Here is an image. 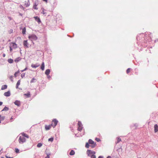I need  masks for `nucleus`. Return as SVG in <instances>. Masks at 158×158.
Returning <instances> with one entry per match:
<instances>
[{
    "instance_id": "f704fd0d",
    "label": "nucleus",
    "mask_w": 158,
    "mask_h": 158,
    "mask_svg": "<svg viewBox=\"0 0 158 158\" xmlns=\"http://www.w3.org/2000/svg\"><path fill=\"white\" fill-rule=\"evenodd\" d=\"M95 140L97 141V142H99V141H100V139L99 138H95Z\"/></svg>"
},
{
    "instance_id": "8fccbe9b",
    "label": "nucleus",
    "mask_w": 158,
    "mask_h": 158,
    "mask_svg": "<svg viewBox=\"0 0 158 158\" xmlns=\"http://www.w3.org/2000/svg\"><path fill=\"white\" fill-rule=\"evenodd\" d=\"M107 158H111V157L110 156H108Z\"/></svg>"
},
{
    "instance_id": "de8ad7c7",
    "label": "nucleus",
    "mask_w": 158,
    "mask_h": 158,
    "mask_svg": "<svg viewBox=\"0 0 158 158\" xmlns=\"http://www.w3.org/2000/svg\"><path fill=\"white\" fill-rule=\"evenodd\" d=\"M2 102H0V106H1L2 105Z\"/></svg>"
},
{
    "instance_id": "2eb2a0df",
    "label": "nucleus",
    "mask_w": 158,
    "mask_h": 158,
    "mask_svg": "<svg viewBox=\"0 0 158 158\" xmlns=\"http://www.w3.org/2000/svg\"><path fill=\"white\" fill-rule=\"evenodd\" d=\"M39 66V65L36 64H32L31 65V67L32 68H36Z\"/></svg>"
},
{
    "instance_id": "c756f323",
    "label": "nucleus",
    "mask_w": 158,
    "mask_h": 158,
    "mask_svg": "<svg viewBox=\"0 0 158 158\" xmlns=\"http://www.w3.org/2000/svg\"><path fill=\"white\" fill-rule=\"evenodd\" d=\"M89 143H86L85 144V147L86 148H89V146H90V145H89Z\"/></svg>"
},
{
    "instance_id": "37998d69",
    "label": "nucleus",
    "mask_w": 158,
    "mask_h": 158,
    "mask_svg": "<svg viewBox=\"0 0 158 158\" xmlns=\"http://www.w3.org/2000/svg\"><path fill=\"white\" fill-rule=\"evenodd\" d=\"M8 18L10 20H11L12 19V18L10 17H8Z\"/></svg>"
},
{
    "instance_id": "72a5a7b5",
    "label": "nucleus",
    "mask_w": 158,
    "mask_h": 158,
    "mask_svg": "<svg viewBox=\"0 0 158 158\" xmlns=\"http://www.w3.org/2000/svg\"><path fill=\"white\" fill-rule=\"evenodd\" d=\"M36 80V79L34 78H33V79H32L31 80V83H33V82H35V81Z\"/></svg>"
},
{
    "instance_id": "09e8293b",
    "label": "nucleus",
    "mask_w": 158,
    "mask_h": 158,
    "mask_svg": "<svg viewBox=\"0 0 158 158\" xmlns=\"http://www.w3.org/2000/svg\"><path fill=\"white\" fill-rule=\"evenodd\" d=\"M43 1L45 2H47V0H43Z\"/></svg>"
},
{
    "instance_id": "f257e3e1",
    "label": "nucleus",
    "mask_w": 158,
    "mask_h": 158,
    "mask_svg": "<svg viewBox=\"0 0 158 158\" xmlns=\"http://www.w3.org/2000/svg\"><path fill=\"white\" fill-rule=\"evenodd\" d=\"M86 153L88 156L90 157L91 158H96V156L95 155L96 152L94 151L88 150L86 152Z\"/></svg>"
},
{
    "instance_id": "4468645a",
    "label": "nucleus",
    "mask_w": 158,
    "mask_h": 158,
    "mask_svg": "<svg viewBox=\"0 0 158 158\" xmlns=\"http://www.w3.org/2000/svg\"><path fill=\"white\" fill-rule=\"evenodd\" d=\"M14 103L16 105H17L18 106H19L20 105V102L19 101H18V100L14 102Z\"/></svg>"
},
{
    "instance_id": "e433bc0d",
    "label": "nucleus",
    "mask_w": 158,
    "mask_h": 158,
    "mask_svg": "<svg viewBox=\"0 0 158 158\" xmlns=\"http://www.w3.org/2000/svg\"><path fill=\"white\" fill-rule=\"evenodd\" d=\"M19 73V71L18 70L17 72H15V73L14 74V76H15V77H17L16 74H17L18 73Z\"/></svg>"
},
{
    "instance_id": "f03ea898",
    "label": "nucleus",
    "mask_w": 158,
    "mask_h": 158,
    "mask_svg": "<svg viewBox=\"0 0 158 158\" xmlns=\"http://www.w3.org/2000/svg\"><path fill=\"white\" fill-rule=\"evenodd\" d=\"M89 143L90 144V147L92 148L95 147L96 145V144L94 142L92 139H89Z\"/></svg>"
},
{
    "instance_id": "6e6552de",
    "label": "nucleus",
    "mask_w": 158,
    "mask_h": 158,
    "mask_svg": "<svg viewBox=\"0 0 158 158\" xmlns=\"http://www.w3.org/2000/svg\"><path fill=\"white\" fill-rule=\"evenodd\" d=\"M30 5V2L29 0L25 1L24 2V6L26 7L29 6Z\"/></svg>"
},
{
    "instance_id": "79ce46f5",
    "label": "nucleus",
    "mask_w": 158,
    "mask_h": 158,
    "mask_svg": "<svg viewBox=\"0 0 158 158\" xmlns=\"http://www.w3.org/2000/svg\"><path fill=\"white\" fill-rule=\"evenodd\" d=\"M45 158H50L49 156L48 155H47V156H46Z\"/></svg>"
},
{
    "instance_id": "423d86ee",
    "label": "nucleus",
    "mask_w": 158,
    "mask_h": 158,
    "mask_svg": "<svg viewBox=\"0 0 158 158\" xmlns=\"http://www.w3.org/2000/svg\"><path fill=\"white\" fill-rule=\"evenodd\" d=\"M29 39H31V40H36L37 39V37L35 35H32L28 37Z\"/></svg>"
},
{
    "instance_id": "4c0bfd02",
    "label": "nucleus",
    "mask_w": 158,
    "mask_h": 158,
    "mask_svg": "<svg viewBox=\"0 0 158 158\" xmlns=\"http://www.w3.org/2000/svg\"><path fill=\"white\" fill-rule=\"evenodd\" d=\"M19 7H20V8H21V9H23V10H24V8L23 7V6L22 5H20V6H19Z\"/></svg>"
},
{
    "instance_id": "6ab92c4d",
    "label": "nucleus",
    "mask_w": 158,
    "mask_h": 158,
    "mask_svg": "<svg viewBox=\"0 0 158 158\" xmlns=\"http://www.w3.org/2000/svg\"><path fill=\"white\" fill-rule=\"evenodd\" d=\"M21 135H22V136H23L24 137H26L27 138H29V136L27 135V134H26L25 133H23L21 134Z\"/></svg>"
},
{
    "instance_id": "49530a36",
    "label": "nucleus",
    "mask_w": 158,
    "mask_h": 158,
    "mask_svg": "<svg viewBox=\"0 0 158 158\" xmlns=\"http://www.w3.org/2000/svg\"><path fill=\"white\" fill-rule=\"evenodd\" d=\"M5 56H6V55H5V54H3V56L4 57Z\"/></svg>"
},
{
    "instance_id": "3c124183",
    "label": "nucleus",
    "mask_w": 158,
    "mask_h": 158,
    "mask_svg": "<svg viewBox=\"0 0 158 158\" xmlns=\"http://www.w3.org/2000/svg\"><path fill=\"white\" fill-rule=\"evenodd\" d=\"M13 119L12 117L10 118V120L11 121V122L12 121H11V120Z\"/></svg>"
},
{
    "instance_id": "7ed1b4c3",
    "label": "nucleus",
    "mask_w": 158,
    "mask_h": 158,
    "mask_svg": "<svg viewBox=\"0 0 158 158\" xmlns=\"http://www.w3.org/2000/svg\"><path fill=\"white\" fill-rule=\"evenodd\" d=\"M58 123V121L56 119H54L52 121L51 125L53 127H55L57 125Z\"/></svg>"
},
{
    "instance_id": "aec40b11",
    "label": "nucleus",
    "mask_w": 158,
    "mask_h": 158,
    "mask_svg": "<svg viewBox=\"0 0 158 158\" xmlns=\"http://www.w3.org/2000/svg\"><path fill=\"white\" fill-rule=\"evenodd\" d=\"M41 69L42 70H44V62H43L41 64Z\"/></svg>"
},
{
    "instance_id": "bb28decb",
    "label": "nucleus",
    "mask_w": 158,
    "mask_h": 158,
    "mask_svg": "<svg viewBox=\"0 0 158 158\" xmlns=\"http://www.w3.org/2000/svg\"><path fill=\"white\" fill-rule=\"evenodd\" d=\"M37 5L36 3H35L33 6L34 9L35 10H37L38 8L37 7Z\"/></svg>"
},
{
    "instance_id": "2f4dec72",
    "label": "nucleus",
    "mask_w": 158,
    "mask_h": 158,
    "mask_svg": "<svg viewBox=\"0 0 158 158\" xmlns=\"http://www.w3.org/2000/svg\"><path fill=\"white\" fill-rule=\"evenodd\" d=\"M131 69L130 68L128 69L127 70V73H128L131 71Z\"/></svg>"
},
{
    "instance_id": "39448f33",
    "label": "nucleus",
    "mask_w": 158,
    "mask_h": 158,
    "mask_svg": "<svg viewBox=\"0 0 158 158\" xmlns=\"http://www.w3.org/2000/svg\"><path fill=\"white\" fill-rule=\"evenodd\" d=\"M78 127L77 130L80 131H81L83 129L82 125L81 122L79 121L78 123Z\"/></svg>"
},
{
    "instance_id": "a878e982",
    "label": "nucleus",
    "mask_w": 158,
    "mask_h": 158,
    "mask_svg": "<svg viewBox=\"0 0 158 158\" xmlns=\"http://www.w3.org/2000/svg\"><path fill=\"white\" fill-rule=\"evenodd\" d=\"M74 154H75V152H74V151L73 150H71V151H70V152L69 153L70 155H73Z\"/></svg>"
},
{
    "instance_id": "412c9836",
    "label": "nucleus",
    "mask_w": 158,
    "mask_h": 158,
    "mask_svg": "<svg viewBox=\"0 0 158 158\" xmlns=\"http://www.w3.org/2000/svg\"><path fill=\"white\" fill-rule=\"evenodd\" d=\"M50 73V70L49 69H47L45 72V74L47 75H48Z\"/></svg>"
},
{
    "instance_id": "a19ab883",
    "label": "nucleus",
    "mask_w": 158,
    "mask_h": 158,
    "mask_svg": "<svg viewBox=\"0 0 158 158\" xmlns=\"http://www.w3.org/2000/svg\"><path fill=\"white\" fill-rule=\"evenodd\" d=\"M10 79L12 81H13L12 78H13V77L12 76H10Z\"/></svg>"
},
{
    "instance_id": "7c9ffc66",
    "label": "nucleus",
    "mask_w": 158,
    "mask_h": 158,
    "mask_svg": "<svg viewBox=\"0 0 158 158\" xmlns=\"http://www.w3.org/2000/svg\"><path fill=\"white\" fill-rule=\"evenodd\" d=\"M121 141V139L120 138H118V139H117V143H118Z\"/></svg>"
},
{
    "instance_id": "dca6fc26",
    "label": "nucleus",
    "mask_w": 158,
    "mask_h": 158,
    "mask_svg": "<svg viewBox=\"0 0 158 158\" xmlns=\"http://www.w3.org/2000/svg\"><path fill=\"white\" fill-rule=\"evenodd\" d=\"M20 80H19L17 81L16 85V89L18 88L19 86L20 85Z\"/></svg>"
},
{
    "instance_id": "5701e85b",
    "label": "nucleus",
    "mask_w": 158,
    "mask_h": 158,
    "mask_svg": "<svg viewBox=\"0 0 158 158\" xmlns=\"http://www.w3.org/2000/svg\"><path fill=\"white\" fill-rule=\"evenodd\" d=\"M7 61L9 63L11 64L13 62V60L11 58H10Z\"/></svg>"
},
{
    "instance_id": "c03bdc74",
    "label": "nucleus",
    "mask_w": 158,
    "mask_h": 158,
    "mask_svg": "<svg viewBox=\"0 0 158 158\" xmlns=\"http://www.w3.org/2000/svg\"><path fill=\"white\" fill-rule=\"evenodd\" d=\"M6 158H13L12 157H9V156H6Z\"/></svg>"
},
{
    "instance_id": "c85d7f7f",
    "label": "nucleus",
    "mask_w": 158,
    "mask_h": 158,
    "mask_svg": "<svg viewBox=\"0 0 158 158\" xmlns=\"http://www.w3.org/2000/svg\"><path fill=\"white\" fill-rule=\"evenodd\" d=\"M42 144L41 143H39L37 145V147H38V148H40V147H41L42 146Z\"/></svg>"
},
{
    "instance_id": "ea45409f",
    "label": "nucleus",
    "mask_w": 158,
    "mask_h": 158,
    "mask_svg": "<svg viewBox=\"0 0 158 158\" xmlns=\"http://www.w3.org/2000/svg\"><path fill=\"white\" fill-rule=\"evenodd\" d=\"M27 69V68L26 67V68L25 69H24V70H21V71L22 72H23L24 71L26 70Z\"/></svg>"
},
{
    "instance_id": "c9c22d12",
    "label": "nucleus",
    "mask_w": 158,
    "mask_h": 158,
    "mask_svg": "<svg viewBox=\"0 0 158 158\" xmlns=\"http://www.w3.org/2000/svg\"><path fill=\"white\" fill-rule=\"evenodd\" d=\"M15 152L16 153H18L19 152V150L18 148H16L15 149Z\"/></svg>"
},
{
    "instance_id": "9b49d317",
    "label": "nucleus",
    "mask_w": 158,
    "mask_h": 158,
    "mask_svg": "<svg viewBox=\"0 0 158 158\" xmlns=\"http://www.w3.org/2000/svg\"><path fill=\"white\" fill-rule=\"evenodd\" d=\"M28 44L27 43V40H24L23 41V45L24 47H26L27 48H28Z\"/></svg>"
},
{
    "instance_id": "a18cd8bd",
    "label": "nucleus",
    "mask_w": 158,
    "mask_h": 158,
    "mask_svg": "<svg viewBox=\"0 0 158 158\" xmlns=\"http://www.w3.org/2000/svg\"><path fill=\"white\" fill-rule=\"evenodd\" d=\"M98 158H103V157L102 156H100L98 157Z\"/></svg>"
},
{
    "instance_id": "9d476101",
    "label": "nucleus",
    "mask_w": 158,
    "mask_h": 158,
    "mask_svg": "<svg viewBox=\"0 0 158 158\" xmlns=\"http://www.w3.org/2000/svg\"><path fill=\"white\" fill-rule=\"evenodd\" d=\"M154 132L155 133L158 131V126L157 124H155L154 126Z\"/></svg>"
},
{
    "instance_id": "603ef678",
    "label": "nucleus",
    "mask_w": 158,
    "mask_h": 158,
    "mask_svg": "<svg viewBox=\"0 0 158 158\" xmlns=\"http://www.w3.org/2000/svg\"><path fill=\"white\" fill-rule=\"evenodd\" d=\"M43 13L44 14V13H45L44 11H43Z\"/></svg>"
},
{
    "instance_id": "473e14b6",
    "label": "nucleus",
    "mask_w": 158,
    "mask_h": 158,
    "mask_svg": "<svg viewBox=\"0 0 158 158\" xmlns=\"http://www.w3.org/2000/svg\"><path fill=\"white\" fill-rule=\"evenodd\" d=\"M53 140V138H51L48 139V141H49L52 142Z\"/></svg>"
},
{
    "instance_id": "20e7f679",
    "label": "nucleus",
    "mask_w": 158,
    "mask_h": 158,
    "mask_svg": "<svg viewBox=\"0 0 158 158\" xmlns=\"http://www.w3.org/2000/svg\"><path fill=\"white\" fill-rule=\"evenodd\" d=\"M26 140L23 136H20L19 139V142L20 143H22L26 142Z\"/></svg>"
},
{
    "instance_id": "58836bf2",
    "label": "nucleus",
    "mask_w": 158,
    "mask_h": 158,
    "mask_svg": "<svg viewBox=\"0 0 158 158\" xmlns=\"http://www.w3.org/2000/svg\"><path fill=\"white\" fill-rule=\"evenodd\" d=\"M12 48L10 46V52H11L12 51Z\"/></svg>"
},
{
    "instance_id": "cd10ccee",
    "label": "nucleus",
    "mask_w": 158,
    "mask_h": 158,
    "mask_svg": "<svg viewBox=\"0 0 158 158\" xmlns=\"http://www.w3.org/2000/svg\"><path fill=\"white\" fill-rule=\"evenodd\" d=\"M9 110V108L6 106H5L2 110V111H7Z\"/></svg>"
},
{
    "instance_id": "f3484780",
    "label": "nucleus",
    "mask_w": 158,
    "mask_h": 158,
    "mask_svg": "<svg viewBox=\"0 0 158 158\" xmlns=\"http://www.w3.org/2000/svg\"><path fill=\"white\" fill-rule=\"evenodd\" d=\"M5 118L4 116H2L0 115V123H1V121L4 120Z\"/></svg>"
},
{
    "instance_id": "0eeeda50",
    "label": "nucleus",
    "mask_w": 158,
    "mask_h": 158,
    "mask_svg": "<svg viewBox=\"0 0 158 158\" xmlns=\"http://www.w3.org/2000/svg\"><path fill=\"white\" fill-rule=\"evenodd\" d=\"M10 44L13 48L15 49L17 48V45L15 43L11 42L10 43Z\"/></svg>"
},
{
    "instance_id": "1a4fd4ad",
    "label": "nucleus",
    "mask_w": 158,
    "mask_h": 158,
    "mask_svg": "<svg viewBox=\"0 0 158 158\" xmlns=\"http://www.w3.org/2000/svg\"><path fill=\"white\" fill-rule=\"evenodd\" d=\"M34 18L35 19V20L37 22L40 23L41 22V20H40V18L38 16H35L34 17Z\"/></svg>"
},
{
    "instance_id": "4be33fe9",
    "label": "nucleus",
    "mask_w": 158,
    "mask_h": 158,
    "mask_svg": "<svg viewBox=\"0 0 158 158\" xmlns=\"http://www.w3.org/2000/svg\"><path fill=\"white\" fill-rule=\"evenodd\" d=\"M7 88V85H2L1 88L2 90H4Z\"/></svg>"
},
{
    "instance_id": "393cba45",
    "label": "nucleus",
    "mask_w": 158,
    "mask_h": 158,
    "mask_svg": "<svg viewBox=\"0 0 158 158\" xmlns=\"http://www.w3.org/2000/svg\"><path fill=\"white\" fill-rule=\"evenodd\" d=\"M26 31V28L25 27L22 29V33L23 34H25Z\"/></svg>"
},
{
    "instance_id": "b1692460",
    "label": "nucleus",
    "mask_w": 158,
    "mask_h": 158,
    "mask_svg": "<svg viewBox=\"0 0 158 158\" xmlns=\"http://www.w3.org/2000/svg\"><path fill=\"white\" fill-rule=\"evenodd\" d=\"M24 95L27 96V97H29L30 96V93L29 92H28L27 94H24Z\"/></svg>"
},
{
    "instance_id": "f8f14e48",
    "label": "nucleus",
    "mask_w": 158,
    "mask_h": 158,
    "mask_svg": "<svg viewBox=\"0 0 158 158\" xmlns=\"http://www.w3.org/2000/svg\"><path fill=\"white\" fill-rule=\"evenodd\" d=\"M52 126L51 125H46L45 126V128L46 130H49L51 128Z\"/></svg>"
},
{
    "instance_id": "a211bd4d",
    "label": "nucleus",
    "mask_w": 158,
    "mask_h": 158,
    "mask_svg": "<svg viewBox=\"0 0 158 158\" xmlns=\"http://www.w3.org/2000/svg\"><path fill=\"white\" fill-rule=\"evenodd\" d=\"M21 59V58L20 57H18L15 59L14 61L16 62H18Z\"/></svg>"
},
{
    "instance_id": "ddd939ff",
    "label": "nucleus",
    "mask_w": 158,
    "mask_h": 158,
    "mask_svg": "<svg viewBox=\"0 0 158 158\" xmlns=\"http://www.w3.org/2000/svg\"><path fill=\"white\" fill-rule=\"evenodd\" d=\"M10 91L6 92L4 94V95L6 97H9L10 96Z\"/></svg>"
}]
</instances>
